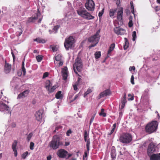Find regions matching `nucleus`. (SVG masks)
Here are the masks:
<instances>
[{
  "mask_svg": "<svg viewBox=\"0 0 160 160\" xmlns=\"http://www.w3.org/2000/svg\"><path fill=\"white\" fill-rule=\"evenodd\" d=\"M133 99H134V96L133 95L132 96V97H131V98H130L128 99V100H133Z\"/></svg>",
  "mask_w": 160,
  "mask_h": 160,
  "instance_id": "e2e57ef3",
  "label": "nucleus"
},
{
  "mask_svg": "<svg viewBox=\"0 0 160 160\" xmlns=\"http://www.w3.org/2000/svg\"><path fill=\"white\" fill-rule=\"evenodd\" d=\"M158 126L157 121H152L147 124L145 128V130L147 132L151 133L156 130Z\"/></svg>",
  "mask_w": 160,
  "mask_h": 160,
  "instance_id": "20e7f679",
  "label": "nucleus"
},
{
  "mask_svg": "<svg viewBox=\"0 0 160 160\" xmlns=\"http://www.w3.org/2000/svg\"><path fill=\"white\" fill-rule=\"evenodd\" d=\"M92 92L91 89H88L87 91L84 93V97H85L86 95Z\"/></svg>",
  "mask_w": 160,
  "mask_h": 160,
  "instance_id": "58836bf2",
  "label": "nucleus"
},
{
  "mask_svg": "<svg viewBox=\"0 0 160 160\" xmlns=\"http://www.w3.org/2000/svg\"><path fill=\"white\" fill-rule=\"evenodd\" d=\"M120 3V0H117L116 2V4L117 5L119 4Z\"/></svg>",
  "mask_w": 160,
  "mask_h": 160,
  "instance_id": "338daca9",
  "label": "nucleus"
},
{
  "mask_svg": "<svg viewBox=\"0 0 160 160\" xmlns=\"http://www.w3.org/2000/svg\"><path fill=\"white\" fill-rule=\"evenodd\" d=\"M34 41H37V42L40 43H44L46 42L45 40L40 38H38L35 39Z\"/></svg>",
  "mask_w": 160,
  "mask_h": 160,
  "instance_id": "b1692460",
  "label": "nucleus"
},
{
  "mask_svg": "<svg viewBox=\"0 0 160 160\" xmlns=\"http://www.w3.org/2000/svg\"><path fill=\"white\" fill-rule=\"evenodd\" d=\"M17 142L16 140H15L13 143L12 145V148L13 150H17L16 147L17 145Z\"/></svg>",
  "mask_w": 160,
  "mask_h": 160,
  "instance_id": "cd10ccee",
  "label": "nucleus"
},
{
  "mask_svg": "<svg viewBox=\"0 0 160 160\" xmlns=\"http://www.w3.org/2000/svg\"><path fill=\"white\" fill-rule=\"evenodd\" d=\"M115 47V44L114 43L111 44L109 48V49L108 51V54H109L113 50Z\"/></svg>",
  "mask_w": 160,
  "mask_h": 160,
  "instance_id": "4be33fe9",
  "label": "nucleus"
},
{
  "mask_svg": "<svg viewBox=\"0 0 160 160\" xmlns=\"http://www.w3.org/2000/svg\"><path fill=\"white\" fill-rule=\"evenodd\" d=\"M134 80V76L133 75H132L131 77V82L132 83V84L133 85L135 84Z\"/></svg>",
  "mask_w": 160,
  "mask_h": 160,
  "instance_id": "49530a36",
  "label": "nucleus"
},
{
  "mask_svg": "<svg viewBox=\"0 0 160 160\" xmlns=\"http://www.w3.org/2000/svg\"><path fill=\"white\" fill-rule=\"evenodd\" d=\"M96 115V114L95 113L94 114L93 116H92L91 117V118L90 119V124L91 125L92 123L93 122L94 119V118L95 116Z\"/></svg>",
  "mask_w": 160,
  "mask_h": 160,
  "instance_id": "79ce46f5",
  "label": "nucleus"
},
{
  "mask_svg": "<svg viewBox=\"0 0 160 160\" xmlns=\"http://www.w3.org/2000/svg\"><path fill=\"white\" fill-rule=\"evenodd\" d=\"M49 75V73L48 72H46L44 73L43 76L42 77V78H46Z\"/></svg>",
  "mask_w": 160,
  "mask_h": 160,
  "instance_id": "a18cd8bd",
  "label": "nucleus"
},
{
  "mask_svg": "<svg viewBox=\"0 0 160 160\" xmlns=\"http://www.w3.org/2000/svg\"><path fill=\"white\" fill-rule=\"evenodd\" d=\"M0 111L1 112H5L6 113L11 114V111L10 108L6 104L4 103V101L0 102Z\"/></svg>",
  "mask_w": 160,
  "mask_h": 160,
  "instance_id": "6e6552de",
  "label": "nucleus"
},
{
  "mask_svg": "<svg viewBox=\"0 0 160 160\" xmlns=\"http://www.w3.org/2000/svg\"><path fill=\"white\" fill-rule=\"evenodd\" d=\"M65 146H68L70 144V142L68 141V139H65Z\"/></svg>",
  "mask_w": 160,
  "mask_h": 160,
  "instance_id": "37998d69",
  "label": "nucleus"
},
{
  "mask_svg": "<svg viewBox=\"0 0 160 160\" xmlns=\"http://www.w3.org/2000/svg\"><path fill=\"white\" fill-rule=\"evenodd\" d=\"M62 58V56L61 55L58 54L55 57V62H57L61 60Z\"/></svg>",
  "mask_w": 160,
  "mask_h": 160,
  "instance_id": "c85d7f7f",
  "label": "nucleus"
},
{
  "mask_svg": "<svg viewBox=\"0 0 160 160\" xmlns=\"http://www.w3.org/2000/svg\"><path fill=\"white\" fill-rule=\"evenodd\" d=\"M126 99H122V104L125 105L126 103Z\"/></svg>",
  "mask_w": 160,
  "mask_h": 160,
  "instance_id": "4d7b16f0",
  "label": "nucleus"
},
{
  "mask_svg": "<svg viewBox=\"0 0 160 160\" xmlns=\"http://www.w3.org/2000/svg\"><path fill=\"white\" fill-rule=\"evenodd\" d=\"M123 13V9L122 8H120L117 14V18L119 21H121L122 18V14Z\"/></svg>",
  "mask_w": 160,
  "mask_h": 160,
  "instance_id": "2eb2a0df",
  "label": "nucleus"
},
{
  "mask_svg": "<svg viewBox=\"0 0 160 160\" xmlns=\"http://www.w3.org/2000/svg\"><path fill=\"white\" fill-rule=\"evenodd\" d=\"M135 69L134 66L130 67L129 68V70L130 71H131L132 70H135Z\"/></svg>",
  "mask_w": 160,
  "mask_h": 160,
  "instance_id": "864d4df0",
  "label": "nucleus"
},
{
  "mask_svg": "<svg viewBox=\"0 0 160 160\" xmlns=\"http://www.w3.org/2000/svg\"><path fill=\"white\" fill-rule=\"evenodd\" d=\"M85 6L88 11H93L94 10L95 4L92 0H89L85 3Z\"/></svg>",
  "mask_w": 160,
  "mask_h": 160,
  "instance_id": "1a4fd4ad",
  "label": "nucleus"
},
{
  "mask_svg": "<svg viewBox=\"0 0 160 160\" xmlns=\"http://www.w3.org/2000/svg\"><path fill=\"white\" fill-rule=\"evenodd\" d=\"M34 144L33 142H31L30 143V148L31 150H33L34 149Z\"/></svg>",
  "mask_w": 160,
  "mask_h": 160,
  "instance_id": "a19ab883",
  "label": "nucleus"
},
{
  "mask_svg": "<svg viewBox=\"0 0 160 160\" xmlns=\"http://www.w3.org/2000/svg\"><path fill=\"white\" fill-rule=\"evenodd\" d=\"M16 126V124L15 123H12V127L13 128H15Z\"/></svg>",
  "mask_w": 160,
  "mask_h": 160,
  "instance_id": "0e129e2a",
  "label": "nucleus"
},
{
  "mask_svg": "<svg viewBox=\"0 0 160 160\" xmlns=\"http://www.w3.org/2000/svg\"><path fill=\"white\" fill-rule=\"evenodd\" d=\"M73 87L74 88V90H77L78 89L77 88V85L76 84H75L73 85Z\"/></svg>",
  "mask_w": 160,
  "mask_h": 160,
  "instance_id": "5fc2aeb1",
  "label": "nucleus"
},
{
  "mask_svg": "<svg viewBox=\"0 0 160 160\" xmlns=\"http://www.w3.org/2000/svg\"><path fill=\"white\" fill-rule=\"evenodd\" d=\"M51 83L50 81L49 80L46 81L45 83V87L48 90L51 87Z\"/></svg>",
  "mask_w": 160,
  "mask_h": 160,
  "instance_id": "5701e85b",
  "label": "nucleus"
},
{
  "mask_svg": "<svg viewBox=\"0 0 160 160\" xmlns=\"http://www.w3.org/2000/svg\"><path fill=\"white\" fill-rule=\"evenodd\" d=\"M104 109L103 108L101 109V112L99 113L100 116H102L103 117H105L106 114L104 112Z\"/></svg>",
  "mask_w": 160,
  "mask_h": 160,
  "instance_id": "c756f323",
  "label": "nucleus"
},
{
  "mask_svg": "<svg viewBox=\"0 0 160 160\" xmlns=\"http://www.w3.org/2000/svg\"><path fill=\"white\" fill-rule=\"evenodd\" d=\"M117 10L116 9H112L109 10V15L110 17L113 18Z\"/></svg>",
  "mask_w": 160,
  "mask_h": 160,
  "instance_id": "aec40b11",
  "label": "nucleus"
},
{
  "mask_svg": "<svg viewBox=\"0 0 160 160\" xmlns=\"http://www.w3.org/2000/svg\"><path fill=\"white\" fill-rule=\"evenodd\" d=\"M40 16V12L38 10L37 11V13L35 16L33 17H31L29 19V22H34L35 21L37 20L38 19H39L38 22L40 23L42 20L41 18H39Z\"/></svg>",
  "mask_w": 160,
  "mask_h": 160,
  "instance_id": "9b49d317",
  "label": "nucleus"
},
{
  "mask_svg": "<svg viewBox=\"0 0 160 160\" xmlns=\"http://www.w3.org/2000/svg\"><path fill=\"white\" fill-rule=\"evenodd\" d=\"M29 92V90H25L22 93L19 94L17 97L18 99H21L24 98L25 97L27 96Z\"/></svg>",
  "mask_w": 160,
  "mask_h": 160,
  "instance_id": "dca6fc26",
  "label": "nucleus"
},
{
  "mask_svg": "<svg viewBox=\"0 0 160 160\" xmlns=\"http://www.w3.org/2000/svg\"><path fill=\"white\" fill-rule=\"evenodd\" d=\"M22 71L23 72V75H25L26 73V69L25 68V67H23L22 68Z\"/></svg>",
  "mask_w": 160,
  "mask_h": 160,
  "instance_id": "6e6d98bb",
  "label": "nucleus"
},
{
  "mask_svg": "<svg viewBox=\"0 0 160 160\" xmlns=\"http://www.w3.org/2000/svg\"><path fill=\"white\" fill-rule=\"evenodd\" d=\"M59 28V26L58 25L55 26L53 28V30L55 31V32H56L58 29Z\"/></svg>",
  "mask_w": 160,
  "mask_h": 160,
  "instance_id": "c03bdc74",
  "label": "nucleus"
},
{
  "mask_svg": "<svg viewBox=\"0 0 160 160\" xmlns=\"http://www.w3.org/2000/svg\"><path fill=\"white\" fill-rule=\"evenodd\" d=\"M72 132L71 130H68L66 132V134L67 136H69L70 135V134H71Z\"/></svg>",
  "mask_w": 160,
  "mask_h": 160,
  "instance_id": "8fccbe9b",
  "label": "nucleus"
},
{
  "mask_svg": "<svg viewBox=\"0 0 160 160\" xmlns=\"http://www.w3.org/2000/svg\"><path fill=\"white\" fill-rule=\"evenodd\" d=\"M11 69V65L6 62L5 63L4 68V71L5 73H9Z\"/></svg>",
  "mask_w": 160,
  "mask_h": 160,
  "instance_id": "6ab92c4d",
  "label": "nucleus"
},
{
  "mask_svg": "<svg viewBox=\"0 0 160 160\" xmlns=\"http://www.w3.org/2000/svg\"><path fill=\"white\" fill-rule=\"evenodd\" d=\"M100 30H98L96 33L95 34L88 39V40L90 42H94L96 44H97L99 41L100 38V36L99 33Z\"/></svg>",
  "mask_w": 160,
  "mask_h": 160,
  "instance_id": "9d476101",
  "label": "nucleus"
},
{
  "mask_svg": "<svg viewBox=\"0 0 160 160\" xmlns=\"http://www.w3.org/2000/svg\"><path fill=\"white\" fill-rule=\"evenodd\" d=\"M114 32L118 35H122L125 33L126 31L123 29L119 27H116L114 28Z\"/></svg>",
  "mask_w": 160,
  "mask_h": 160,
  "instance_id": "ddd939ff",
  "label": "nucleus"
},
{
  "mask_svg": "<svg viewBox=\"0 0 160 160\" xmlns=\"http://www.w3.org/2000/svg\"><path fill=\"white\" fill-rule=\"evenodd\" d=\"M52 50L53 52H56L58 50V48L56 46H53L52 48Z\"/></svg>",
  "mask_w": 160,
  "mask_h": 160,
  "instance_id": "3c124183",
  "label": "nucleus"
},
{
  "mask_svg": "<svg viewBox=\"0 0 160 160\" xmlns=\"http://www.w3.org/2000/svg\"><path fill=\"white\" fill-rule=\"evenodd\" d=\"M55 64H58L59 66H61L63 64V62L61 60L56 62H54Z\"/></svg>",
  "mask_w": 160,
  "mask_h": 160,
  "instance_id": "ea45409f",
  "label": "nucleus"
},
{
  "mask_svg": "<svg viewBox=\"0 0 160 160\" xmlns=\"http://www.w3.org/2000/svg\"><path fill=\"white\" fill-rule=\"evenodd\" d=\"M80 95L81 94H80V92H79L78 94H76L75 96L73 99L71 101V102H73L76 99L79 98V97L80 96Z\"/></svg>",
  "mask_w": 160,
  "mask_h": 160,
  "instance_id": "72a5a7b5",
  "label": "nucleus"
},
{
  "mask_svg": "<svg viewBox=\"0 0 160 160\" xmlns=\"http://www.w3.org/2000/svg\"><path fill=\"white\" fill-rule=\"evenodd\" d=\"M57 154L59 157L64 158L68 155V152L64 149H61L58 150Z\"/></svg>",
  "mask_w": 160,
  "mask_h": 160,
  "instance_id": "f8f14e48",
  "label": "nucleus"
},
{
  "mask_svg": "<svg viewBox=\"0 0 160 160\" xmlns=\"http://www.w3.org/2000/svg\"><path fill=\"white\" fill-rule=\"evenodd\" d=\"M13 152H14V155L15 157L17 156V150H13Z\"/></svg>",
  "mask_w": 160,
  "mask_h": 160,
  "instance_id": "052dcab7",
  "label": "nucleus"
},
{
  "mask_svg": "<svg viewBox=\"0 0 160 160\" xmlns=\"http://www.w3.org/2000/svg\"><path fill=\"white\" fill-rule=\"evenodd\" d=\"M82 64L81 58L77 57L76 59L75 63L73 65V69L75 72L78 74L77 71L80 72L82 68Z\"/></svg>",
  "mask_w": 160,
  "mask_h": 160,
  "instance_id": "423d86ee",
  "label": "nucleus"
},
{
  "mask_svg": "<svg viewBox=\"0 0 160 160\" xmlns=\"http://www.w3.org/2000/svg\"><path fill=\"white\" fill-rule=\"evenodd\" d=\"M116 151L115 149H112L111 152V155L112 159H115L116 158Z\"/></svg>",
  "mask_w": 160,
  "mask_h": 160,
  "instance_id": "412c9836",
  "label": "nucleus"
},
{
  "mask_svg": "<svg viewBox=\"0 0 160 160\" xmlns=\"http://www.w3.org/2000/svg\"><path fill=\"white\" fill-rule=\"evenodd\" d=\"M61 91L58 92L55 95L56 98L58 99H61L62 98V95L61 94Z\"/></svg>",
  "mask_w": 160,
  "mask_h": 160,
  "instance_id": "393cba45",
  "label": "nucleus"
},
{
  "mask_svg": "<svg viewBox=\"0 0 160 160\" xmlns=\"http://www.w3.org/2000/svg\"><path fill=\"white\" fill-rule=\"evenodd\" d=\"M119 140L122 143L128 144L132 141V137L131 135L129 133H123L120 136Z\"/></svg>",
  "mask_w": 160,
  "mask_h": 160,
  "instance_id": "39448f33",
  "label": "nucleus"
},
{
  "mask_svg": "<svg viewBox=\"0 0 160 160\" xmlns=\"http://www.w3.org/2000/svg\"><path fill=\"white\" fill-rule=\"evenodd\" d=\"M24 61L22 62V68L24 67Z\"/></svg>",
  "mask_w": 160,
  "mask_h": 160,
  "instance_id": "774afa93",
  "label": "nucleus"
},
{
  "mask_svg": "<svg viewBox=\"0 0 160 160\" xmlns=\"http://www.w3.org/2000/svg\"><path fill=\"white\" fill-rule=\"evenodd\" d=\"M131 6V8L132 9V13H134V6L133 5H132Z\"/></svg>",
  "mask_w": 160,
  "mask_h": 160,
  "instance_id": "bf43d9fd",
  "label": "nucleus"
},
{
  "mask_svg": "<svg viewBox=\"0 0 160 160\" xmlns=\"http://www.w3.org/2000/svg\"><path fill=\"white\" fill-rule=\"evenodd\" d=\"M94 55L95 56V57L97 59L99 58L101 56L100 52H97L95 53Z\"/></svg>",
  "mask_w": 160,
  "mask_h": 160,
  "instance_id": "7c9ffc66",
  "label": "nucleus"
},
{
  "mask_svg": "<svg viewBox=\"0 0 160 160\" xmlns=\"http://www.w3.org/2000/svg\"><path fill=\"white\" fill-rule=\"evenodd\" d=\"M87 142L86 144V147H89L90 145V142L89 141V139H88V140H87V141H85Z\"/></svg>",
  "mask_w": 160,
  "mask_h": 160,
  "instance_id": "603ef678",
  "label": "nucleus"
},
{
  "mask_svg": "<svg viewBox=\"0 0 160 160\" xmlns=\"http://www.w3.org/2000/svg\"><path fill=\"white\" fill-rule=\"evenodd\" d=\"M125 39L126 40V44L124 45V49H127V48L128 47V45L127 43V38H125Z\"/></svg>",
  "mask_w": 160,
  "mask_h": 160,
  "instance_id": "09e8293b",
  "label": "nucleus"
},
{
  "mask_svg": "<svg viewBox=\"0 0 160 160\" xmlns=\"http://www.w3.org/2000/svg\"><path fill=\"white\" fill-rule=\"evenodd\" d=\"M136 31H134L133 32V34H132V40L133 41H135L136 39Z\"/></svg>",
  "mask_w": 160,
  "mask_h": 160,
  "instance_id": "4c0bfd02",
  "label": "nucleus"
},
{
  "mask_svg": "<svg viewBox=\"0 0 160 160\" xmlns=\"http://www.w3.org/2000/svg\"><path fill=\"white\" fill-rule=\"evenodd\" d=\"M77 12L81 17L87 20H90L94 18L84 8H79L77 10Z\"/></svg>",
  "mask_w": 160,
  "mask_h": 160,
  "instance_id": "7ed1b4c3",
  "label": "nucleus"
},
{
  "mask_svg": "<svg viewBox=\"0 0 160 160\" xmlns=\"http://www.w3.org/2000/svg\"><path fill=\"white\" fill-rule=\"evenodd\" d=\"M89 138V135L87 130L84 131V139L85 141H87Z\"/></svg>",
  "mask_w": 160,
  "mask_h": 160,
  "instance_id": "a878e982",
  "label": "nucleus"
},
{
  "mask_svg": "<svg viewBox=\"0 0 160 160\" xmlns=\"http://www.w3.org/2000/svg\"><path fill=\"white\" fill-rule=\"evenodd\" d=\"M155 145L152 143H151L148 148V154L150 156V160H160V153L152 154L156 151Z\"/></svg>",
  "mask_w": 160,
  "mask_h": 160,
  "instance_id": "f257e3e1",
  "label": "nucleus"
},
{
  "mask_svg": "<svg viewBox=\"0 0 160 160\" xmlns=\"http://www.w3.org/2000/svg\"><path fill=\"white\" fill-rule=\"evenodd\" d=\"M132 19V17H130V18H129L130 21L128 23V26L129 27H132L133 25L132 21V20H131Z\"/></svg>",
  "mask_w": 160,
  "mask_h": 160,
  "instance_id": "e433bc0d",
  "label": "nucleus"
},
{
  "mask_svg": "<svg viewBox=\"0 0 160 160\" xmlns=\"http://www.w3.org/2000/svg\"><path fill=\"white\" fill-rule=\"evenodd\" d=\"M57 88V86L56 85H54L53 87L50 88L48 90L50 92H53L54 90Z\"/></svg>",
  "mask_w": 160,
  "mask_h": 160,
  "instance_id": "bb28decb",
  "label": "nucleus"
},
{
  "mask_svg": "<svg viewBox=\"0 0 160 160\" xmlns=\"http://www.w3.org/2000/svg\"><path fill=\"white\" fill-rule=\"evenodd\" d=\"M35 116L36 119L38 121H41L42 119V112L39 111H37L35 114Z\"/></svg>",
  "mask_w": 160,
  "mask_h": 160,
  "instance_id": "a211bd4d",
  "label": "nucleus"
},
{
  "mask_svg": "<svg viewBox=\"0 0 160 160\" xmlns=\"http://www.w3.org/2000/svg\"><path fill=\"white\" fill-rule=\"evenodd\" d=\"M51 157L50 156L47 157V160H51Z\"/></svg>",
  "mask_w": 160,
  "mask_h": 160,
  "instance_id": "69168bd1",
  "label": "nucleus"
},
{
  "mask_svg": "<svg viewBox=\"0 0 160 160\" xmlns=\"http://www.w3.org/2000/svg\"><path fill=\"white\" fill-rule=\"evenodd\" d=\"M116 124L114 123L113 125L112 128V130H111L109 134V135H110L113 132H114V131L115 130V128H116Z\"/></svg>",
  "mask_w": 160,
  "mask_h": 160,
  "instance_id": "f704fd0d",
  "label": "nucleus"
},
{
  "mask_svg": "<svg viewBox=\"0 0 160 160\" xmlns=\"http://www.w3.org/2000/svg\"><path fill=\"white\" fill-rule=\"evenodd\" d=\"M88 153L89 152H88V151H86L85 152L84 155L83 156V159H84V157H88Z\"/></svg>",
  "mask_w": 160,
  "mask_h": 160,
  "instance_id": "de8ad7c7",
  "label": "nucleus"
},
{
  "mask_svg": "<svg viewBox=\"0 0 160 160\" xmlns=\"http://www.w3.org/2000/svg\"><path fill=\"white\" fill-rule=\"evenodd\" d=\"M28 152H26L23 153L21 155L22 158L23 159H25L28 155Z\"/></svg>",
  "mask_w": 160,
  "mask_h": 160,
  "instance_id": "2f4dec72",
  "label": "nucleus"
},
{
  "mask_svg": "<svg viewBox=\"0 0 160 160\" xmlns=\"http://www.w3.org/2000/svg\"><path fill=\"white\" fill-rule=\"evenodd\" d=\"M97 44H96V43H95V44H91L90 46H89V48L90 49L92 47H94Z\"/></svg>",
  "mask_w": 160,
  "mask_h": 160,
  "instance_id": "13d9d810",
  "label": "nucleus"
},
{
  "mask_svg": "<svg viewBox=\"0 0 160 160\" xmlns=\"http://www.w3.org/2000/svg\"><path fill=\"white\" fill-rule=\"evenodd\" d=\"M33 134L32 133H30L28 135L27 138V140L28 142H29L31 138L32 137Z\"/></svg>",
  "mask_w": 160,
  "mask_h": 160,
  "instance_id": "c9c22d12",
  "label": "nucleus"
},
{
  "mask_svg": "<svg viewBox=\"0 0 160 160\" xmlns=\"http://www.w3.org/2000/svg\"><path fill=\"white\" fill-rule=\"evenodd\" d=\"M63 145V142L61 141L60 137L57 135L54 136L49 143L50 147L53 149H56L58 148L59 146Z\"/></svg>",
  "mask_w": 160,
  "mask_h": 160,
  "instance_id": "f03ea898",
  "label": "nucleus"
},
{
  "mask_svg": "<svg viewBox=\"0 0 160 160\" xmlns=\"http://www.w3.org/2000/svg\"><path fill=\"white\" fill-rule=\"evenodd\" d=\"M74 38L72 36H69L66 38L64 43V46L67 50H68L72 48L75 42Z\"/></svg>",
  "mask_w": 160,
  "mask_h": 160,
  "instance_id": "0eeeda50",
  "label": "nucleus"
},
{
  "mask_svg": "<svg viewBox=\"0 0 160 160\" xmlns=\"http://www.w3.org/2000/svg\"><path fill=\"white\" fill-rule=\"evenodd\" d=\"M62 72V75L63 77V79L65 80H66L68 76V71L67 68V67L64 68L63 69Z\"/></svg>",
  "mask_w": 160,
  "mask_h": 160,
  "instance_id": "f3484780",
  "label": "nucleus"
},
{
  "mask_svg": "<svg viewBox=\"0 0 160 160\" xmlns=\"http://www.w3.org/2000/svg\"><path fill=\"white\" fill-rule=\"evenodd\" d=\"M111 92L109 89L106 90L100 93L99 96V98L109 95L111 94Z\"/></svg>",
  "mask_w": 160,
  "mask_h": 160,
  "instance_id": "4468645a",
  "label": "nucleus"
},
{
  "mask_svg": "<svg viewBox=\"0 0 160 160\" xmlns=\"http://www.w3.org/2000/svg\"><path fill=\"white\" fill-rule=\"evenodd\" d=\"M103 10H102L101 12H99V14H98V16L99 17H100V16H101L103 13Z\"/></svg>",
  "mask_w": 160,
  "mask_h": 160,
  "instance_id": "680f3d73",
  "label": "nucleus"
},
{
  "mask_svg": "<svg viewBox=\"0 0 160 160\" xmlns=\"http://www.w3.org/2000/svg\"><path fill=\"white\" fill-rule=\"evenodd\" d=\"M36 59L38 62H40L42 59V56L41 55H38L36 57Z\"/></svg>",
  "mask_w": 160,
  "mask_h": 160,
  "instance_id": "473e14b6",
  "label": "nucleus"
}]
</instances>
